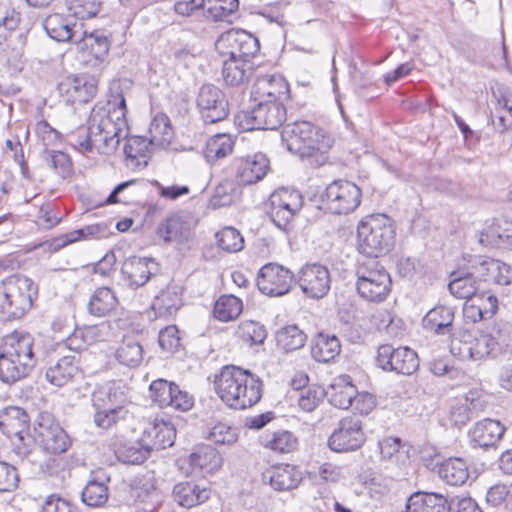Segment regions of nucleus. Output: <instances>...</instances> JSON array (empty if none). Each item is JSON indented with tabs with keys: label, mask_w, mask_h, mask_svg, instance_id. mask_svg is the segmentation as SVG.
Instances as JSON below:
<instances>
[{
	"label": "nucleus",
	"mask_w": 512,
	"mask_h": 512,
	"mask_svg": "<svg viewBox=\"0 0 512 512\" xmlns=\"http://www.w3.org/2000/svg\"><path fill=\"white\" fill-rule=\"evenodd\" d=\"M127 106L122 92L112 93L106 104L97 103L91 111L88 127L78 128L69 136L70 143L82 152L95 148L99 153H113L122 138H127Z\"/></svg>",
	"instance_id": "obj_1"
},
{
	"label": "nucleus",
	"mask_w": 512,
	"mask_h": 512,
	"mask_svg": "<svg viewBox=\"0 0 512 512\" xmlns=\"http://www.w3.org/2000/svg\"><path fill=\"white\" fill-rule=\"evenodd\" d=\"M214 384L220 399L235 410L250 408L262 397V380L249 370L238 366L223 367Z\"/></svg>",
	"instance_id": "obj_2"
},
{
	"label": "nucleus",
	"mask_w": 512,
	"mask_h": 512,
	"mask_svg": "<svg viewBox=\"0 0 512 512\" xmlns=\"http://www.w3.org/2000/svg\"><path fill=\"white\" fill-rule=\"evenodd\" d=\"M37 365L34 337L15 331L0 346V381L14 384L28 377Z\"/></svg>",
	"instance_id": "obj_3"
},
{
	"label": "nucleus",
	"mask_w": 512,
	"mask_h": 512,
	"mask_svg": "<svg viewBox=\"0 0 512 512\" xmlns=\"http://www.w3.org/2000/svg\"><path fill=\"white\" fill-rule=\"evenodd\" d=\"M395 225L386 214L365 216L357 226V249L371 259L386 254L393 247Z\"/></svg>",
	"instance_id": "obj_4"
},
{
	"label": "nucleus",
	"mask_w": 512,
	"mask_h": 512,
	"mask_svg": "<svg viewBox=\"0 0 512 512\" xmlns=\"http://www.w3.org/2000/svg\"><path fill=\"white\" fill-rule=\"evenodd\" d=\"M281 140L288 151L301 158L326 153L331 145V137L321 127L309 121H296L284 126Z\"/></svg>",
	"instance_id": "obj_5"
},
{
	"label": "nucleus",
	"mask_w": 512,
	"mask_h": 512,
	"mask_svg": "<svg viewBox=\"0 0 512 512\" xmlns=\"http://www.w3.org/2000/svg\"><path fill=\"white\" fill-rule=\"evenodd\" d=\"M38 289L28 277L11 275L0 283V321H11L23 317L32 307Z\"/></svg>",
	"instance_id": "obj_6"
},
{
	"label": "nucleus",
	"mask_w": 512,
	"mask_h": 512,
	"mask_svg": "<svg viewBox=\"0 0 512 512\" xmlns=\"http://www.w3.org/2000/svg\"><path fill=\"white\" fill-rule=\"evenodd\" d=\"M356 290L359 296L369 302L384 301L391 291L389 273L375 259L360 263L356 269Z\"/></svg>",
	"instance_id": "obj_7"
},
{
	"label": "nucleus",
	"mask_w": 512,
	"mask_h": 512,
	"mask_svg": "<svg viewBox=\"0 0 512 512\" xmlns=\"http://www.w3.org/2000/svg\"><path fill=\"white\" fill-rule=\"evenodd\" d=\"M251 110L240 111L236 122L243 130H275L285 122L287 113L283 102L275 100L254 101Z\"/></svg>",
	"instance_id": "obj_8"
},
{
	"label": "nucleus",
	"mask_w": 512,
	"mask_h": 512,
	"mask_svg": "<svg viewBox=\"0 0 512 512\" xmlns=\"http://www.w3.org/2000/svg\"><path fill=\"white\" fill-rule=\"evenodd\" d=\"M361 189L353 182L335 180L320 193V209L341 215L353 212L361 203Z\"/></svg>",
	"instance_id": "obj_9"
},
{
	"label": "nucleus",
	"mask_w": 512,
	"mask_h": 512,
	"mask_svg": "<svg viewBox=\"0 0 512 512\" xmlns=\"http://www.w3.org/2000/svg\"><path fill=\"white\" fill-rule=\"evenodd\" d=\"M302 206L303 197L299 191L281 188L269 197L268 215L278 229L289 233L294 228V219Z\"/></svg>",
	"instance_id": "obj_10"
},
{
	"label": "nucleus",
	"mask_w": 512,
	"mask_h": 512,
	"mask_svg": "<svg viewBox=\"0 0 512 512\" xmlns=\"http://www.w3.org/2000/svg\"><path fill=\"white\" fill-rule=\"evenodd\" d=\"M0 429L13 441V451L20 458H26L30 453L29 416L26 411L17 406H10L0 414Z\"/></svg>",
	"instance_id": "obj_11"
},
{
	"label": "nucleus",
	"mask_w": 512,
	"mask_h": 512,
	"mask_svg": "<svg viewBox=\"0 0 512 512\" xmlns=\"http://www.w3.org/2000/svg\"><path fill=\"white\" fill-rule=\"evenodd\" d=\"M34 441L51 454L64 453L71 445L69 436L49 412L38 414L34 425Z\"/></svg>",
	"instance_id": "obj_12"
},
{
	"label": "nucleus",
	"mask_w": 512,
	"mask_h": 512,
	"mask_svg": "<svg viewBox=\"0 0 512 512\" xmlns=\"http://www.w3.org/2000/svg\"><path fill=\"white\" fill-rule=\"evenodd\" d=\"M366 441L363 424L359 417L350 415L342 418L328 439V446L335 452L356 451Z\"/></svg>",
	"instance_id": "obj_13"
},
{
	"label": "nucleus",
	"mask_w": 512,
	"mask_h": 512,
	"mask_svg": "<svg viewBox=\"0 0 512 512\" xmlns=\"http://www.w3.org/2000/svg\"><path fill=\"white\" fill-rule=\"evenodd\" d=\"M376 361L381 369L403 375H411L419 367L415 351L408 347L394 348L389 344L378 348Z\"/></svg>",
	"instance_id": "obj_14"
},
{
	"label": "nucleus",
	"mask_w": 512,
	"mask_h": 512,
	"mask_svg": "<svg viewBox=\"0 0 512 512\" xmlns=\"http://www.w3.org/2000/svg\"><path fill=\"white\" fill-rule=\"evenodd\" d=\"M197 108L206 124L224 120L229 114V104L224 92L212 84H204L197 95Z\"/></svg>",
	"instance_id": "obj_15"
},
{
	"label": "nucleus",
	"mask_w": 512,
	"mask_h": 512,
	"mask_svg": "<svg viewBox=\"0 0 512 512\" xmlns=\"http://www.w3.org/2000/svg\"><path fill=\"white\" fill-rule=\"evenodd\" d=\"M295 282L306 297L318 300L325 297L330 290V272L324 265L306 264L298 271Z\"/></svg>",
	"instance_id": "obj_16"
},
{
	"label": "nucleus",
	"mask_w": 512,
	"mask_h": 512,
	"mask_svg": "<svg viewBox=\"0 0 512 512\" xmlns=\"http://www.w3.org/2000/svg\"><path fill=\"white\" fill-rule=\"evenodd\" d=\"M295 275L286 267L268 263L258 272L257 286L261 293L270 297H281L291 290Z\"/></svg>",
	"instance_id": "obj_17"
},
{
	"label": "nucleus",
	"mask_w": 512,
	"mask_h": 512,
	"mask_svg": "<svg viewBox=\"0 0 512 512\" xmlns=\"http://www.w3.org/2000/svg\"><path fill=\"white\" fill-rule=\"evenodd\" d=\"M97 80L89 75H69L58 84L59 94L71 104H83L93 99L97 93Z\"/></svg>",
	"instance_id": "obj_18"
},
{
	"label": "nucleus",
	"mask_w": 512,
	"mask_h": 512,
	"mask_svg": "<svg viewBox=\"0 0 512 512\" xmlns=\"http://www.w3.org/2000/svg\"><path fill=\"white\" fill-rule=\"evenodd\" d=\"M130 402L129 388L121 380L98 385L92 393L94 408L126 409Z\"/></svg>",
	"instance_id": "obj_19"
},
{
	"label": "nucleus",
	"mask_w": 512,
	"mask_h": 512,
	"mask_svg": "<svg viewBox=\"0 0 512 512\" xmlns=\"http://www.w3.org/2000/svg\"><path fill=\"white\" fill-rule=\"evenodd\" d=\"M232 169L239 185H251L263 179L267 174L269 160L265 154L256 153L253 156L234 159Z\"/></svg>",
	"instance_id": "obj_20"
},
{
	"label": "nucleus",
	"mask_w": 512,
	"mask_h": 512,
	"mask_svg": "<svg viewBox=\"0 0 512 512\" xmlns=\"http://www.w3.org/2000/svg\"><path fill=\"white\" fill-rule=\"evenodd\" d=\"M289 92V84L282 76L259 75L253 84L251 99L253 101L275 100L284 103L289 99Z\"/></svg>",
	"instance_id": "obj_21"
},
{
	"label": "nucleus",
	"mask_w": 512,
	"mask_h": 512,
	"mask_svg": "<svg viewBox=\"0 0 512 512\" xmlns=\"http://www.w3.org/2000/svg\"><path fill=\"white\" fill-rule=\"evenodd\" d=\"M156 235L164 243L185 244L193 237L192 225L187 216L172 214L158 224Z\"/></svg>",
	"instance_id": "obj_22"
},
{
	"label": "nucleus",
	"mask_w": 512,
	"mask_h": 512,
	"mask_svg": "<svg viewBox=\"0 0 512 512\" xmlns=\"http://www.w3.org/2000/svg\"><path fill=\"white\" fill-rule=\"evenodd\" d=\"M156 267L152 258L133 256L124 261L121 273L127 285L137 289L147 283Z\"/></svg>",
	"instance_id": "obj_23"
},
{
	"label": "nucleus",
	"mask_w": 512,
	"mask_h": 512,
	"mask_svg": "<svg viewBox=\"0 0 512 512\" xmlns=\"http://www.w3.org/2000/svg\"><path fill=\"white\" fill-rule=\"evenodd\" d=\"M183 287L176 283H169L156 295L152 302V310L159 318L169 319L182 308Z\"/></svg>",
	"instance_id": "obj_24"
},
{
	"label": "nucleus",
	"mask_w": 512,
	"mask_h": 512,
	"mask_svg": "<svg viewBox=\"0 0 512 512\" xmlns=\"http://www.w3.org/2000/svg\"><path fill=\"white\" fill-rule=\"evenodd\" d=\"M506 431L505 426L498 420L486 418L478 421L469 431L473 447L487 449L496 447Z\"/></svg>",
	"instance_id": "obj_25"
},
{
	"label": "nucleus",
	"mask_w": 512,
	"mask_h": 512,
	"mask_svg": "<svg viewBox=\"0 0 512 512\" xmlns=\"http://www.w3.org/2000/svg\"><path fill=\"white\" fill-rule=\"evenodd\" d=\"M42 27L47 35L57 42H77L80 36L77 23L70 16L60 13L48 15L42 21Z\"/></svg>",
	"instance_id": "obj_26"
},
{
	"label": "nucleus",
	"mask_w": 512,
	"mask_h": 512,
	"mask_svg": "<svg viewBox=\"0 0 512 512\" xmlns=\"http://www.w3.org/2000/svg\"><path fill=\"white\" fill-rule=\"evenodd\" d=\"M452 500L437 492L417 491L407 500V512H451Z\"/></svg>",
	"instance_id": "obj_27"
},
{
	"label": "nucleus",
	"mask_w": 512,
	"mask_h": 512,
	"mask_svg": "<svg viewBox=\"0 0 512 512\" xmlns=\"http://www.w3.org/2000/svg\"><path fill=\"white\" fill-rule=\"evenodd\" d=\"M510 348V337L501 329H493L490 333L481 334L476 338V357L498 358L506 355Z\"/></svg>",
	"instance_id": "obj_28"
},
{
	"label": "nucleus",
	"mask_w": 512,
	"mask_h": 512,
	"mask_svg": "<svg viewBox=\"0 0 512 512\" xmlns=\"http://www.w3.org/2000/svg\"><path fill=\"white\" fill-rule=\"evenodd\" d=\"M116 458L128 465H139L150 456V446L143 437L139 440L120 439L113 443Z\"/></svg>",
	"instance_id": "obj_29"
},
{
	"label": "nucleus",
	"mask_w": 512,
	"mask_h": 512,
	"mask_svg": "<svg viewBox=\"0 0 512 512\" xmlns=\"http://www.w3.org/2000/svg\"><path fill=\"white\" fill-rule=\"evenodd\" d=\"M79 361L75 355H66L52 363L46 370V379L57 387L66 386L80 375Z\"/></svg>",
	"instance_id": "obj_30"
},
{
	"label": "nucleus",
	"mask_w": 512,
	"mask_h": 512,
	"mask_svg": "<svg viewBox=\"0 0 512 512\" xmlns=\"http://www.w3.org/2000/svg\"><path fill=\"white\" fill-rule=\"evenodd\" d=\"M451 278L448 284L449 291L459 299H471L484 292L481 282H478L474 276L470 275V270L467 266L453 271Z\"/></svg>",
	"instance_id": "obj_31"
},
{
	"label": "nucleus",
	"mask_w": 512,
	"mask_h": 512,
	"mask_svg": "<svg viewBox=\"0 0 512 512\" xmlns=\"http://www.w3.org/2000/svg\"><path fill=\"white\" fill-rule=\"evenodd\" d=\"M357 387L349 375H340L333 379L325 390V396L329 402L337 408L348 409L353 405V397L356 396Z\"/></svg>",
	"instance_id": "obj_32"
},
{
	"label": "nucleus",
	"mask_w": 512,
	"mask_h": 512,
	"mask_svg": "<svg viewBox=\"0 0 512 512\" xmlns=\"http://www.w3.org/2000/svg\"><path fill=\"white\" fill-rule=\"evenodd\" d=\"M263 478L276 491L295 489L302 481L301 472L289 464L271 467L264 472Z\"/></svg>",
	"instance_id": "obj_33"
},
{
	"label": "nucleus",
	"mask_w": 512,
	"mask_h": 512,
	"mask_svg": "<svg viewBox=\"0 0 512 512\" xmlns=\"http://www.w3.org/2000/svg\"><path fill=\"white\" fill-rule=\"evenodd\" d=\"M119 305L116 293L109 287L97 288L90 296L87 311L90 315L103 318L110 316Z\"/></svg>",
	"instance_id": "obj_34"
},
{
	"label": "nucleus",
	"mask_w": 512,
	"mask_h": 512,
	"mask_svg": "<svg viewBox=\"0 0 512 512\" xmlns=\"http://www.w3.org/2000/svg\"><path fill=\"white\" fill-rule=\"evenodd\" d=\"M455 311L453 308L438 305L430 309L422 319L424 329L438 335L450 334L453 327Z\"/></svg>",
	"instance_id": "obj_35"
},
{
	"label": "nucleus",
	"mask_w": 512,
	"mask_h": 512,
	"mask_svg": "<svg viewBox=\"0 0 512 512\" xmlns=\"http://www.w3.org/2000/svg\"><path fill=\"white\" fill-rule=\"evenodd\" d=\"M176 430L174 426L164 420H156L153 425L144 431L143 438L150 446V451L160 450L174 444Z\"/></svg>",
	"instance_id": "obj_36"
},
{
	"label": "nucleus",
	"mask_w": 512,
	"mask_h": 512,
	"mask_svg": "<svg viewBox=\"0 0 512 512\" xmlns=\"http://www.w3.org/2000/svg\"><path fill=\"white\" fill-rule=\"evenodd\" d=\"M227 41L232 47L230 56L241 60L251 61L260 48L258 39L245 31L229 32Z\"/></svg>",
	"instance_id": "obj_37"
},
{
	"label": "nucleus",
	"mask_w": 512,
	"mask_h": 512,
	"mask_svg": "<svg viewBox=\"0 0 512 512\" xmlns=\"http://www.w3.org/2000/svg\"><path fill=\"white\" fill-rule=\"evenodd\" d=\"M173 497L180 506L191 508L205 502L209 491L190 481L180 482L173 488Z\"/></svg>",
	"instance_id": "obj_38"
},
{
	"label": "nucleus",
	"mask_w": 512,
	"mask_h": 512,
	"mask_svg": "<svg viewBox=\"0 0 512 512\" xmlns=\"http://www.w3.org/2000/svg\"><path fill=\"white\" fill-rule=\"evenodd\" d=\"M253 67L252 61L229 56L223 64V79L228 85L239 86L249 79L253 72Z\"/></svg>",
	"instance_id": "obj_39"
},
{
	"label": "nucleus",
	"mask_w": 512,
	"mask_h": 512,
	"mask_svg": "<svg viewBox=\"0 0 512 512\" xmlns=\"http://www.w3.org/2000/svg\"><path fill=\"white\" fill-rule=\"evenodd\" d=\"M190 465L204 473H213L222 466V456L212 446L205 445L198 447L189 456Z\"/></svg>",
	"instance_id": "obj_40"
},
{
	"label": "nucleus",
	"mask_w": 512,
	"mask_h": 512,
	"mask_svg": "<svg viewBox=\"0 0 512 512\" xmlns=\"http://www.w3.org/2000/svg\"><path fill=\"white\" fill-rule=\"evenodd\" d=\"M340 350V341L335 335L320 332L313 340L311 354L316 361L327 363L333 360Z\"/></svg>",
	"instance_id": "obj_41"
},
{
	"label": "nucleus",
	"mask_w": 512,
	"mask_h": 512,
	"mask_svg": "<svg viewBox=\"0 0 512 512\" xmlns=\"http://www.w3.org/2000/svg\"><path fill=\"white\" fill-rule=\"evenodd\" d=\"M262 446L276 453H290L296 450L297 437L288 430L266 432L260 437Z\"/></svg>",
	"instance_id": "obj_42"
},
{
	"label": "nucleus",
	"mask_w": 512,
	"mask_h": 512,
	"mask_svg": "<svg viewBox=\"0 0 512 512\" xmlns=\"http://www.w3.org/2000/svg\"><path fill=\"white\" fill-rule=\"evenodd\" d=\"M438 474L443 481L452 486L464 484L469 477L468 466L462 458L445 460L439 465Z\"/></svg>",
	"instance_id": "obj_43"
},
{
	"label": "nucleus",
	"mask_w": 512,
	"mask_h": 512,
	"mask_svg": "<svg viewBox=\"0 0 512 512\" xmlns=\"http://www.w3.org/2000/svg\"><path fill=\"white\" fill-rule=\"evenodd\" d=\"M307 340L306 333L297 325H287L276 333V342L285 352H292L302 348Z\"/></svg>",
	"instance_id": "obj_44"
},
{
	"label": "nucleus",
	"mask_w": 512,
	"mask_h": 512,
	"mask_svg": "<svg viewBox=\"0 0 512 512\" xmlns=\"http://www.w3.org/2000/svg\"><path fill=\"white\" fill-rule=\"evenodd\" d=\"M78 41L81 49H86L96 60H103L110 49L109 39L100 31L85 33L82 38L80 35Z\"/></svg>",
	"instance_id": "obj_45"
},
{
	"label": "nucleus",
	"mask_w": 512,
	"mask_h": 512,
	"mask_svg": "<svg viewBox=\"0 0 512 512\" xmlns=\"http://www.w3.org/2000/svg\"><path fill=\"white\" fill-rule=\"evenodd\" d=\"M243 310L242 300L234 295H222L214 305V317L222 322L236 319Z\"/></svg>",
	"instance_id": "obj_46"
},
{
	"label": "nucleus",
	"mask_w": 512,
	"mask_h": 512,
	"mask_svg": "<svg viewBox=\"0 0 512 512\" xmlns=\"http://www.w3.org/2000/svg\"><path fill=\"white\" fill-rule=\"evenodd\" d=\"M150 142L152 145L166 147L173 138V129L170 119L165 114L154 117L149 127Z\"/></svg>",
	"instance_id": "obj_47"
},
{
	"label": "nucleus",
	"mask_w": 512,
	"mask_h": 512,
	"mask_svg": "<svg viewBox=\"0 0 512 512\" xmlns=\"http://www.w3.org/2000/svg\"><path fill=\"white\" fill-rule=\"evenodd\" d=\"M150 146H152V143L149 139L142 136H132L126 140L124 154L133 164L140 165L144 163L146 165Z\"/></svg>",
	"instance_id": "obj_48"
},
{
	"label": "nucleus",
	"mask_w": 512,
	"mask_h": 512,
	"mask_svg": "<svg viewBox=\"0 0 512 512\" xmlns=\"http://www.w3.org/2000/svg\"><path fill=\"white\" fill-rule=\"evenodd\" d=\"M238 0H204V10L207 17L215 21H229V18L238 10Z\"/></svg>",
	"instance_id": "obj_49"
},
{
	"label": "nucleus",
	"mask_w": 512,
	"mask_h": 512,
	"mask_svg": "<svg viewBox=\"0 0 512 512\" xmlns=\"http://www.w3.org/2000/svg\"><path fill=\"white\" fill-rule=\"evenodd\" d=\"M496 260L483 256H471L468 260L467 267L470 270V275L474 276L478 282H481V287L486 289L489 285L490 273L495 271Z\"/></svg>",
	"instance_id": "obj_50"
},
{
	"label": "nucleus",
	"mask_w": 512,
	"mask_h": 512,
	"mask_svg": "<svg viewBox=\"0 0 512 512\" xmlns=\"http://www.w3.org/2000/svg\"><path fill=\"white\" fill-rule=\"evenodd\" d=\"M116 358L125 366H138L143 359L142 346L133 338H124L116 351Z\"/></svg>",
	"instance_id": "obj_51"
},
{
	"label": "nucleus",
	"mask_w": 512,
	"mask_h": 512,
	"mask_svg": "<svg viewBox=\"0 0 512 512\" xmlns=\"http://www.w3.org/2000/svg\"><path fill=\"white\" fill-rule=\"evenodd\" d=\"M239 339L249 345L262 344L267 337V331L264 325L252 320L240 322L236 330Z\"/></svg>",
	"instance_id": "obj_52"
},
{
	"label": "nucleus",
	"mask_w": 512,
	"mask_h": 512,
	"mask_svg": "<svg viewBox=\"0 0 512 512\" xmlns=\"http://www.w3.org/2000/svg\"><path fill=\"white\" fill-rule=\"evenodd\" d=\"M176 384L165 379L154 380L149 386V397L159 407H168L172 401Z\"/></svg>",
	"instance_id": "obj_53"
},
{
	"label": "nucleus",
	"mask_w": 512,
	"mask_h": 512,
	"mask_svg": "<svg viewBox=\"0 0 512 512\" xmlns=\"http://www.w3.org/2000/svg\"><path fill=\"white\" fill-rule=\"evenodd\" d=\"M237 197V189L232 180L225 179L220 182L214 190V194L210 198V207L217 209L230 206Z\"/></svg>",
	"instance_id": "obj_54"
},
{
	"label": "nucleus",
	"mask_w": 512,
	"mask_h": 512,
	"mask_svg": "<svg viewBox=\"0 0 512 512\" xmlns=\"http://www.w3.org/2000/svg\"><path fill=\"white\" fill-rule=\"evenodd\" d=\"M325 397V390L318 386H309L308 388L301 389L297 395H291V398H296L297 404L300 409L305 412L314 411Z\"/></svg>",
	"instance_id": "obj_55"
},
{
	"label": "nucleus",
	"mask_w": 512,
	"mask_h": 512,
	"mask_svg": "<svg viewBox=\"0 0 512 512\" xmlns=\"http://www.w3.org/2000/svg\"><path fill=\"white\" fill-rule=\"evenodd\" d=\"M234 142L229 135L218 134L211 138L206 147L208 161L222 159L232 153Z\"/></svg>",
	"instance_id": "obj_56"
},
{
	"label": "nucleus",
	"mask_w": 512,
	"mask_h": 512,
	"mask_svg": "<svg viewBox=\"0 0 512 512\" xmlns=\"http://www.w3.org/2000/svg\"><path fill=\"white\" fill-rule=\"evenodd\" d=\"M108 487L103 482L90 481L82 491V501L90 507H100L108 500Z\"/></svg>",
	"instance_id": "obj_57"
},
{
	"label": "nucleus",
	"mask_w": 512,
	"mask_h": 512,
	"mask_svg": "<svg viewBox=\"0 0 512 512\" xmlns=\"http://www.w3.org/2000/svg\"><path fill=\"white\" fill-rule=\"evenodd\" d=\"M94 423L102 429H110L117 425L119 421H124L129 412L127 409L116 408H95Z\"/></svg>",
	"instance_id": "obj_58"
},
{
	"label": "nucleus",
	"mask_w": 512,
	"mask_h": 512,
	"mask_svg": "<svg viewBox=\"0 0 512 512\" xmlns=\"http://www.w3.org/2000/svg\"><path fill=\"white\" fill-rule=\"evenodd\" d=\"M508 222L497 221L490 225L482 234L480 242H486L489 245H500L512 237V228L508 227Z\"/></svg>",
	"instance_id": "obj_59"
},
{
	"label": "nucleus",
	"mask_w": 512,
	"mask_h": 512,
	"mask_svg": "<svg viewBox=\"0 0 512 512\" xmlns=\"http://www.w3.org/2000/svg\"><path fill=\"white\" fill-rule=\"evenodd\" d=\"M218 246L227 252H238L243 248L244 239L240 232L232 227H226L216 234Z\"/></svg>",
	"instance_id": "obj_60"
},
{
	"label": "nucleus",
	"mask_w": 512,
	"mask_h": 512,
	"mask_svg": "<svg viewBox=\"0 0 512 512\" xmlns=\"http://www.w3.org/2000/svg\"><path fill=\"white\" fill-rule=\"evenodd\" d=\"M68 10L79 19L96 16L100 10L99 0H66Z\"/></svg>",
	"instance_id": "obj_61"
},
{
	"label": "nucleus",
	"mask_w": 512,
	"mask_h": 512,
	"mask_svg": "<svg viewBox=\"0 0 512 512\" xmlns=\"http://www.w3.org/2000/svg\"><path fill=\"white\" fill-rule=\"evenodd\" d=\"M237 437L235 429L222 422L215 424L207 436L215 444H232L236 442Z\"/></svg>",
	"instance_id": "obj_62"
},
{
	"label": "nucleus",
	"mask_w": 512,
	"mask_h": 512,
	"mask_svg": "<svg viewBox=\"0 0 512 512\" xmlns=\"http://www.w3.org/2000/svg\"><path fill=\"white\" fill-rule=\"evenodd\" d=\"M160 347L167 352H176L181 346V337L177 326L170 325L160 330L158 336Z\"/></svg>",
	"instance_id": "obj_63"
},
{
	"label": "nucleus",
	"mask_w": 512,
	"mask_h": 512,
	"mask_svg": "<svg viewBox=\"0 0 512 512\" xmlns=\"http://www.w3.org/2000/svg\"><path fill=\"white\" fill-rule=\"evenodd\" d=\"M46 154L50 157V166L62 178L65 179L72 174V162L66 153L53 150L47 151Z\"/></svg>",
	"instance_id": "obj_64"
}]
</instances>
